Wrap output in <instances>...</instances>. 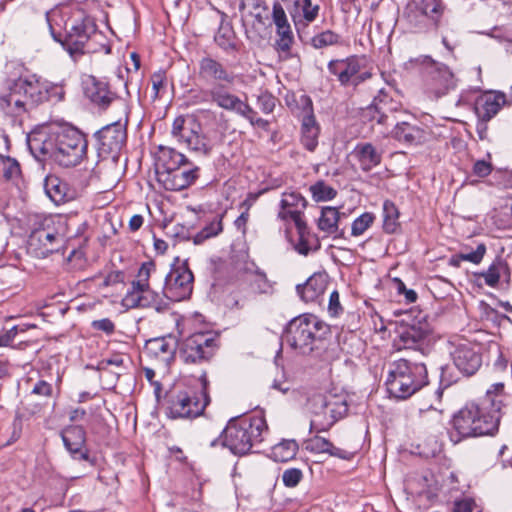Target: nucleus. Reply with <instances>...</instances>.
I'll return each instance as SVG.
<instances>
[{
  "label": "nucleus",
  "mask_w": 512,
  "mask_h": 512,
  "mask_svg": "<svg viewBox=\"0 0 512 512\" xmlns=\"http://www.w3.org/2000/svg\"><path fill=\"white\" fill-rule=\"evenodd\" d=\"M267 430L266 420L261 415L232 418L221 434L222 445L234 455L243 456L263 441Z\"/></svg>",
  "instance_id": "f257e3e1"
},
{
  "label": "nucleus",
  "mask_w": 512,
  "mask_h": 512,
  "mask_svg": "<svg viewBox=\"0 0 512 512\" xmlns=\"http://www.w3.org/2000/svg\"><path fill=\"white\" fill-rule=\"evenodd\" d=\"M46 81L36 74L28 75L19 79L8 95L1 97L0 107L11 119L12 126H23L28 118L27 103L20 99L19 93L23 92L32 104H41L45 102V95H47Z\"/></svg>",
  "instance_id": "f03ea898"
},
{
  "label": "nucleus",
  "mask_w": 512,
  "mask_h": 512,
  "mask_svg": "<svg viewBox=\"0 0 512 512\" xmlns=\"http://www.w3.org/2000/svg\"><path fill=\"white\" fill-rule=\"evenodd\" d=\"M500 407L492 411L487 407L470 403L453 415L452 428L460 438L494 435L498 431Z\"/></svg>",
  "instance_id": "7ed1b4c3"
},
{
  "label": "nucleus",
  "mask_w": 512,
  "mask_h": 512,
  "mask_svg": "<svg viewBox=\"0 0 512 512\" xmlns=\"http://www.w3.org/2000/svg\"><path fill=\"white\" fill-rule=\"evenodd\" d=\"M427 369L422 362L407 359L395 361L386 378L389 394L397 399H407L427 384Z\"/></svg>",
  "instance_id": "20e7f679"
},
{
  "label": "nucleus",
  "mask_w": 512,
  "mask_h": 512,
  "mask_svg": "<svg viewBox=\"0 0 512 512\" xmlns=\"http://www.w3.org/2000/svg\"><path fill=\"white\" fill-rule=\"evenodd\" d=\"M314 417L310 429L314 432L329 430L338 420L348 413V396L346 394H316L312 398Z\"/></svg>",
  "instance_id": "39448f33"
},
{
  "label": "nucleus",
  "mask_w": 512,
  "mask_h": 512,
  "mask_svg": "<svg viewBox=\"0 0 512 512\" xmlns=\"http://www.w3.org/2000/svg\"><path fill=\"white\" fill-rule=\"evenodd\" d=\"M327 327L312 314L293 318L287 325L284 339L294 349L302 353L313 351V344L326 333Z\"/></svg>",
  "instance_id": "423d86ee"
},
{
  "label": "nucleus",
  "mask_w": 512,
  "mask_h": 512,
  "mask_svg": "<svg viewBox=\"0 0 512 512\" xmlns=\"http://www.w3.org/2000/svg\"><path fill=\"white\" fill-rule=\"evenodd\" d=\"M210 399L206 391V382L200 393L191 390H173L167 396V415L169 418H196L203 414Z\"/></svg>",
  "instance_id": "0eeeda50"
},
{
  "label": "nucleus",
  "mask_w": 512,
  "mask_h": 512,
  "mask_svg": "<svg viewBox=\"0 0 512 512\" xmlns=\"http://www.w3.org/2000/svg\"><path fill=\"white\" fill-rule=\"evenodd\" d=\"M392 99L380 90L375 96L371 105L361 111L360 120L364 126L374 128L376 125L392 126L393 128H403L412 124L404 119H400L402 112H397Z\"/></svg>",
  "instance_id": "6e6552de"
},
{
  "label": "nucleus",
  "mask_w": 512,
  "mask_h": 512,
  "mask_svg": "<svg viewBox=\"0 0 512 512\" xmlns=\"http://www.w3.org/2000/svg\"><path fill=\"white\" fill-rule=\"evenodd\" d=\"M86 149L87 142L81 130H62L51 159L61 167H74L83 160Z\"/></svg>",
  "instance_id": "1a4fd4ad"
},
{
  "label": "nucleus",
  "mask_w": 512,
  "mask_h": 512,
  "mask_svg": "<svg viewBox=\"0 0 512 512\" xmlns=\"http://www.w3.org/2000/svg\"><path fill=\"white\" fill-rule=\"evenodd\" d=\"M444 10L442 0H413L408 5L407 20L415 32L438 29Z\"/></svg>",
  "instance_id": "9d476101"
},
{
  "label": "nucleus",
  "mask_w": 512,
  "mask_h": 512,
  "mask_svg": "<svg viewBox=\"0 0 512 512\" xmlns=\"http://www.w3.org/2000/svg\"><path fill=\"white\" fill-rule=\"evenodd\" d=\"M365 56L350 55L343 59H333L328 62L327 68L335 76L341 86L352 85L357 87L372 77L369 71H362Z\"/></svg>",
  "instance_id": "9b49d317"
},
{
  "label": "nucleus",
  "mask_w": 512,
  "mask_h": 512,
  "mask_svg": "<svg viewBox=\"0 0 512 512\" xmlns=\"http://www.w3.org/2000/svg\"><path fill=\"white\" fill-rule=\"evenodd\" d=\"M193 282L194 276L188 267L187 260L179 263L177 257L165 277L163 294L167 299L175 302L185 300L192 294Z\"/></svg>",
  "instance_id": "f8f14e48"
},
{
  "label": "nucleus",
  "mask_w": 512,
  "mask_h": 512,
  "mask_svg": "<svg viewBox=\"0 0 512 512\" xmlns=\"http://www.w3.org/2000/svg\"><path fill=\"white\" fill-rule=\"evenodd\" d=\"M447 344L453 364L464 376L470 377L479 370L482 355L476 344L458 337L451 338Z\"/></svg>",
  "instance_id": "ddd939ff"
},
{
  "label": "nucleus",
  "mask_w": 512,
  "mask_h": 512,
  "mask_svg": "<svg viewBox=\"0 0 512 512\" xmlns=\"http://www.w3.org/2000/svg\"><path fill=\"white\" fill-rule=\"evenodd\" d=\"M63 243L64 237L52 226V220L45 219L39 227L31 231L27 249L31 255L45 258L49 254L59 251Z\"/></svg>",
  "instance_id": "4468645a"
},
{
  "label": "nucleus",
  "mask_w": 512,
  "mask_h": 512,
  "mask_svg": "<svg viewBox=\"0 0 512 512\" xmlns=\"http://www.w3.org/2000/svg\"><path fill=\"white\" fill-rule=\"evenodd\" d=\"M217 349L215 337L207 333H195L181 342L179 358L187 364H201L209 361Z\"/></svg>",
  "instance_id": "2eb2a0df"
},
{
  "label": "nucleus",
  "mask_w": 512,
  "mask_h": 512,
  "mask_svg": "<svg viewBox=\"0 0 512 512\" xmlns=\"http://www.w3.org/2000/svg\"><path fill=\"white\" fill-rule=\"evenodd\" d=\"M85 95L99 111H106L112 107L116 113L124 117L126 101L111 90L108 82L91 76L85 86Z\"/></svg>",
  "instance_id": "dca6fc26"
},
{
  "label": "nucleus",
  "mask_w": 512,
  "mask_h": 512,
  "mask_svg": "<svg viewBox=\"0 0 512 512\" xmlns=\"http://www.w3.org/2000/svg\"><path fill=\"white\" fill-rule=\"evenodd\" d=\"M69 23H66L68 26ZM96 33V25L89 17L70 20V26L63 41V46L72 57H77L91 51L89 40Z\"/></svg>",
  "instance_id": "f3484780"
},
{
  "label": "nucleus",
  "mask_w": 512,
  "mask_h": 512,
  "mask_svg": "<svg viewBox=\"0 0 512 512\" xmlns=\"http://www.w3.org/2000/svg\"><path fill=\"white\" fill-rule=\"evenodd\" d=\"M211 102L218 107L235 111L236 113L247 118L251 125L266 126L269 124L267 120L256 118L257 113L237 95L231 93L225 84H217L210 89Z\"/></svg>",
  "instance_id": "a211bd4d"
},
{
  "label": "nucleus",
  "mask_w": 512,
  "mask_h": 512,
  "mask_svg": "<svg viewBox=\"0 0 512 512\" xmlns=\"http://www.w3.org/2000/svg\"><path fill=\"white\" fill-rule=\"evenodd\" d=\"M430 332V326L426 321L419 320L411 324L402 321L397 330L394 346L397 350H415L424 354L427 349L425 343Z\"/></svg>",
  "instance_id": "6ab92c4d"
},
{
  "label": "nucleus",
  "mask_w": 512,
  "mask_h": 512,
  "mask_svg": "<svg viewBox=\"0 0 512 512\" xmlns=\"http://www.w3.org/2000/svg\"><path fill=\"white\" fill-rule=\"evenodd\" d=\"M195 165L180 166L172 172H157V181L168 191H180L192 185L198 178Z\"/></svg>",
  "instance_id": "aec40b11"
},
{
  "label": "nucleus",
  "mask_w": 512,
  "mask_h": 512,
  "mask_svg": "<svg viewBox=\"0 0 512 512\" xmlns=\"http://www.w3.org/2000/svg\"><path fill=\"white\" fill-rule=\"evenodd\" d=\"M307 207L306 199L298 192H284L280 201V210L278 218L283 221L291 220L296 228H304L306 221L303 219V213Z\"/></svg>",
  "instance_id": "412c9836"
},
{
  "label": "nucleus",
  "mask_w": 512,
  "mask_h": 512,
  "mask_svg": "<svg viewBox=\"0 0 512 512\" xmlns=\"http://www.w3.org/2000/svg\"><path fill=\"white\" fill-rule=\"evenodd\" d=\"M198 76L204 81H214L226 85H233L236 78L235 74L229 71L223 63L210 56L200 59Z\"/></svg>",
  "instance_id": "4be33fe9"
},
{
  "label": "nucleus",
  "mask_w": 512,
  "mask_h": 512,
  "mask_svg": "<svg viewBox=\"0 0 512 512\" xmlns=\"http://www.w3.org/2000/svg\"><path fill=\"white\" fill-rule=\"evenodd\" d=\"M95 138L101 154L116 158L127 140V130H96Z\"/></svg>",
  "instance_id": "5701e85b"
},
{
  "label": "nucleus",
  "mask_w": 512,
  "mask_h": 512,
  "mask_svg": "<svg viewBox=\"0 0 512 512\" xmlns=\"http://www.w3.org/2000/svg\"><path fill=\"white\" fill-rule=\"evenodd\" d=\"M505 104L506 95L503 92H486L477 98L475 112L480 120L489 121Z\"/></svg>",
  "instance_id": "b1692460"
},
{
  "label": "nucleus",
  "mask_w": 512,
  "mask_h": 512,
  "mask_svg": "<svg viewBox=\"0 0 512 512\" xmlns=\"http://www.w3.org/2000/svg\"><path fill=\"white\" fill-rule=\"evenodd\" d=\"M144 349L149 356L168 363L175 355L177 340L171 335L153 338L146 342Z\"/></svg>",
  "instance_id": "393cba45"
},
{
  "label": "nucleus",
  "mask_w": 512,
  "mask_h": 512,
  "mask_svg": "<svg viewBox=\"0 0 512 512\" xmlns=\"http://www.w3.org/2000/svg\"><path fill=\"white\" fill-rule=\"evenodd\" d=\"M26 139L31 153L36 158L46 156L52 158V153L54 152L56 144L51 138L48 130H30L27 133Z\"/></svg>",
  "instance_id": "a878e982"
},
{
  "label": "nucleus",
  "mask_w": 512,
  "mask_h": 512,
  "mask_svg": "<svg viewBox=\"0 0 512 512\" xmlns=\"http://www.w3.org/2000/svg\"><path fill=\"white\" fill-rule=\"evenodd\" d=\"M327 283L326 274L314 273L304 284L297 285V293L303 301L315 302L324 294Z\"/></svg>",
  "instance_id": "bb28decb"
},
{
  "label": "nucleus",
  "mask_w": 512,
  "mask_h": 512,
  "mask_svg": "<svg viewBox=\"0 0 512 512\" xmlns=\"http://www.w3.org/2000/svg\"><path fill=\"white\" fill-rule=\"evenodd\" d=\"M62 440L66 449L73 455L79 454L82 460H88L87 452H82V447L85 444L86 437L85 431L81 426H69L62 432Z\"/></svg>",
  "instance_id": "cd10ccee"
},
{
  "label": "nucleus",
  "mask_w": 512,
  "mask_h": 512,
  "mask_svg": "<svg viewBox=\"0 0 512 512\" xmlns=\"http://www.w3.org/2000/svg\"><path fill=\"white\" fill-rule=\"evenodd\" d=\"M203 130H171L172 137L188 149L208 152L210 149L207 138L202 134Z\"/></svg>",
  "instance_id": "c85d7f7f"
},
{
  "label": "nucleus",
  "mask_w": 512,
  "mask_h": 512,
  "mask_svg": "<svg viewBox=\"0 0 512 512\" xmlns=\"http://www.w3.org/2000/svg\"><path fill=\"white\" fill-rule=\"evenodd\" d=\"M352 155L358 160L363 171L368 172L381 163L382 155L370 143H359Z\"/></svg>",
  "instance_id": "c756f323"
},
{
  "label": "nucleus",
  "mask_w": 512,
  "mask_h": 512,
  "mask_svg": "<svg viewBox=\"0 0 512 512\" xmlns=\"http://www.w3.org/2000/svg\"><path fill=\"white\" fill-rule=\"evenodd\" d=\"M160 156L157 172H172L180 166L190 165L189 160L182 153L173 148L159 146Z\"/></svg>",
  "instance_id": "7c9ffc66"
},
{
  "label": "nucleus",
  "mask_w": 512,
  "mask_h": 512,
  "mask_svg": "<svg viewBox=\"0 0 512 512\" xmlns=\"http://www.w3.org/2000/svg\"><path fill=\"white\" fill-rule=\"evenodd\" d=\"M161 303L162 298L160 294L151 289L149 284L145 288V292H141L139 296L135 297V294H132L128 299H122V305L128 309L148 307L159 309Z\"/></svg>",
  "instance_id": "2f4dec72"
},
{
  "label": "nucleus",
  "mask_w": 512,
  "mask_h": 512,
  "mask_svg": "<svg viewBox=\"0 0 512 512\" xmlns=\"http://www.w3.org/2000/svg\"><path fill=\"white\" fill-rule=\"evenodd\" d=\"M423 63L435 66L433 80L439 82L437 93L445 94L454 86V75L447 65L436 62L431 56H424Z\"/></svg>",
  "instance_id": "473e14b6"
},
{
  "label": "nucleus",
  "mask_w": 512,
  "mask_h": 512,
  "mask_svg": "<svg viewBox=\"0 0 512 512\" xmlns=\"http://www.w3.org/2000/svg\"><path fill=\"white\" fill-rule=\"evenodd\" d=\"M44 189L55 204H61L71 199L67 184L56 175H48L45 178Z\"/></svg>",
  "instance_id": "72a5a7b5"
},
{
  "label": "nucleus",
  "mask_w": 512,
  "mask_h": 512,
  "mask_svg": "<svg viewBox=\"0 0 512 512\" xmlns=\"http://www.w3.org/2000/svg\"><path fill=\"white\" fill-rule=\"evenodd\" d=\"M296 102V116L302 128H319L314 114L313 101L307 94H301Z\"/></svg>",
  "instance_id": "f704fd0d"
},
{
  "label": "nucleus",
  "mask_w": 512,
  "mask_h": 512,
  "mask_svg": "<svg viewBox=\"0 0 512 512\" xmlns=\"http://www.w3.org/2000/svg\"><path fill=\"white\" fill-rule=\"evenodd\" d=\"M155 269V263L152 261L142 263L136 275V279L132 281L131 288L127 291L123 299H128L132 294H135L136 297L139 296L141 292H145V288H147L149 284L151 274Z\"/></svg>",
  "instance_id": "c9c22d12"
},
{
  "label": "nucleus",
  "mask_w": 512,
  "mask_h": 512,
  "mask_svg": "<svg viewBox=\"0 0 512 512\" xmlns=\"http://www.w3.org/2000/svg\"><path fill=\"white\" fill-rule=\"evenodd\" d=\"M308 445L310 450L316 453H328L344 460H350L353 457V453L334 446L328 439L320 436L311 438Z\"/></svg>",
  "instance_id": "e433bc0d"
},
{
  "label": "nucleus",
  "mask_w": 512,
  "mask_h": 512,
  "mask_svg": "<svg viewBox=\"0 0 512 512\" xmlns=\"http://www.w3.org/2000/svg\"><path fill=\"white\" fill-rule=\"evenodd\" d=\"M340 212L336 207L326 206L321 209L320 217L317 221L319 230L327 235L338 232V223L340 220Z\"/></svg>",
  "instance_id": "4c0bfd02"
},
{
  "label": "nucleus",
  "mask_w": 512,
  "mask_h": 512,
  "mask_svg": "<svg viewBox=\"0 0 512 512\" xmlns=\"http://www.w3.org/2000/svg\"><path fill=\"white\" fill-rule=\"evenodd\" d=\"M239 11L242 20L254 17L258 23L263 24L264 14L268 11V7L264 0H241Z\"/></svg>",
  "instance_id": "58836bf2"
},
{
  "label": "nucleus",
  "mask_w": 512,
  "mask_h": 512,
  "mask_svg": "<svg viewBox=\"0 0 512 512\" xmlns=\"http://www.w3.org/2000/svg\"><path fill=\"white\" fill-rule=\"evenodd\" d=\"M504 275H509L508 264L503 259L496 258L485 272L479 274V277L483 278L488 286L495 287Z\"/></svg>",
  "instance_id": "ea45409f"
},
{
  "label": "nucleus",
  "mask_w": 512,
  "mask_h": 512,
  "mask_svg": "<svg viewBox=\"0 0 512 512\" xmlns=\"http://www.w3.org/2000/svg\"><path fill=\"white\" fill-rule=\"evenodd\" d=\"M277 40L276 49L279 53L284 54L285 58L291 56V48L294 43V35L289 23L276 26Z\"/></svg>",
  "instance_id": "a19ab883"
},
{
  "label": "nucleus",
  "mask_w": 512,
  "mask_h": 512,
  "mask_svg": "<svg viewBox=\"0 0 512 512\" xmlns=\"http://www.w3.org/2000/svg\"><path fill=\"white\" fill-rule=\"evenodd\" d=\"M296 229L299 235V239L294 247L299 254L307 256L310 253V251L317 250L320 248L318 239L310 234L307 223H304L303 229Z\"/></svg>",
  "instance_id": "79ce46f5"
},
{
  "label": "nucleus",
  "mask_w": 512,
  "mask_h": 512,
  "mask_svg": "<svg viewBox=\"0 0 512 512\" xmlns=\"http://www.w3.org/2000/svg\"><path fill=\"white\" fill-rule=\"evenodd\" d=\"M383 229L388 234L396 233L400 229L398 208L389 200L383 204Z\"/></svg>",
  "instance_id": "37998d69"
},
{
  "label": "nucleus",
  "mask_w": 512,
  "mask_h": 512,
  "mask_svg": "<svg viewBox=\"0 0 512 512\" xmlns=\"http://www.w3.org/2000/svg\"><path fill=\"white\" fill-rule=\"evenodd\" d=\"M298 449L295 440H284L272 448L271 455L277 462H287L296 456Z\"/></svg>",
  "instance_id": "c03bdc74"
},
{
  "label": "nucleus",
  "mask_w": 512,
  "mask_h": 512,
  "mask_svg": "<svg viewBox=\"0 0 512 512\" xmlns=\"http://www.w3.org/2000/svg\"><path fill=\"white\" fill-rule=\"evenodd\" d=\"M222 218L223 215H220L202 228V230L194 236V243L201 244L205 240L219 235L223 231Z\"/></svg>",
  "instance_id": "a18cd8bd"
},
{
  "label": "nucleus",
  "mask_w": 512,
  "mask_h": 512,
  "mask_svg": "<svg viewBox=\"0 0 512 512\" xmlns=\"http://www.w3.org/2000/svg\"><path fill=\"white\" fill-rule=\"evenodd\" d=\"M340 35L332 30H325L311 38V46L315 49H322L328 46L340 44Z\"/></svg>",
  "instance_id": "49530a36"
},
{
  "label": "nucleus",
  "mask_w": 512,
  "mask_h": 512,
  "mask_svg": "<svg viewBox=\"0 0 512 512\" xmlns=\"http://www.w3.org/2000/svg\"><path fill=\"white\" fill-rule=\"evenodd\" d=\"M393 138L408 146L418 145L426 140L423 135V130H396L393 134Z\"/></svg>",
  "instance_id": "de8ad7c7"
},
{
  "label": "nucleus",
  "mask_w": 512,
  "mask_h": 512,
  "mask_svg": "<svg viewBox=\"0 0 512 512\" xmlns=\"http://www.w3.org/2000/svg\"><path fill=\"white\" fill-rule=\"evenodd\" d=\"M313 199L317 202L328 201L337 195V191L323 181H318L310 187Z\"/></svg>",
  "instance_id": "09e8293b"
},
{
  "label": "nucleus",
  "mask_w": 512,
  "mask_h": 512,
  "mask_svg": "<svg viewBox=\"0 0 512 512\" xmlns=\"http://www.w3.org/2000/svg\"><path fill=\"white\" fill-rule=\"evenodd\" d=\"M106 112L107 123L102 128H127L129 122V107L127 103L124 117H122L121 114L116 113L112 107H109Z\"/></svg>",
  "instance_id": "8fccbe9b"
},
{
  "label": "nucleus",
  "mask_w": 512,
  "mask_h": 512,
  "mask_svg": "<svg viewBox=\"0 0 512 512\" xmlns=\"http://www.w3.org/2000/svg\"><path fill=\"white\" fill-rule=\"evenodd\" d=\"M375 215L371 212H365L356 218L351 227L352 236L362 235L374 222Z\"/></svg>",
  "instance_id": "3c124183"
},
{
  "label": "nucleus",
  "mask_w": 512,
  "mask_h": 512,
  "mask_svg": "<svg viewBox=\"0 0 512 512\" xmlns=\"http://www.w3.org/2000/svg\"><path fill=\"white\" fill-rule=\"evenodd\" d=\"M150 80L152 83L151 98L153 100H157L162 96V93L165 91L167 86L166 72L164 70L156 71L151 75Z\"/></svg>",
  "instance_id": "603ef678"
},
{
  "label": "nucleus",
  "mask_w": 512,
  "mask_h": 512,
  "mask_svg": "<svg viewBox=\"0 0 512 512\" xmlns=\"http://www.w3.org/2000/svg\"><path fill=\"white\" fill-rule=\"evenodd\" d=\"M1 161L3 165V176L6 180H15L20 176V164L16 159L9 156H1Z\"/></svg>",
  "instance_id": "864d4df0"
},
{
  "label": "nucleus",
  "mask_w": 512,
  "mask_h": 512,
  "mask_svg": "<svg viewBox=\"0 0 512 512\" xmlns=\"http://www.w3.org/2000/svg\"><path fill=\"white\" fill-rule=\"evenodd\" d=\"M295 5L302 11L303 18L307 23H311L318 17L320 6L313 4L312 0H297Z\"/></svg>",
  "instance_id": "5fc2aeb1"
},
{
  "label": "nucleus",
  "mask_w": 512,
  "mask_h": 512,
  "mask_svg": "<svg viewBox=\"0 0 512 512\" xmlns=\"http://www.w3.org/2000/svg\"><path fill=\"white\" fill-rule=\"evenodd\" d=\"M47 95H45V102L59 103L65 98L64 85L46 81Z\"/></svg>",
  "instance_id": "6e6d98bb"
},
{
  "label": "nucleus",
  "mask_w": 512,
  "mask_h": 512,
  "mask_svg": "<svg viewBox=\"0 0 512 512\" xmlns=\"http://www.w3.org/2000/svg\"><path fill=\"white\" fill-rule=\"evenodd\" d=\"M303 478V472L298 468H289L282 474V482L286 487L293 488L297 486Z\"/></svg>",
  "instance_id": "4d7b16f0"
},
{
  "label": "nucleus",
  "mask_w": 512,
  "mask_h": 512,
  "mask_svg": "<svg viewBox=\"0 0 512 512\" xmlns=\"http://www.w3.org/2000/svg\"><path fill=\"white\" fill-rule=\"evenodd\" d=\"M300 140L307 150L314 151L318 145V130H302Z\"/></svg>",
  "instance_id": "13d9d810"
},
{
  "label": "nucleus",
  "mask_w": 512,
  "mask_h": 512,
  "mask_svg": "<svg viewBox=\"0 0 512 512\" xmlns=\"http://www.w3.org/2000/svg\"><path fill=\"white\" fill-rule=\"evenodd\" d=\"M486 253V246L481 243L477 246L475 251L469 253H461L459 255L460 260L468 261L473 264H479Z\"/></svg>",
  "instance_id": "bf43d9fd"
},
{
  "label": "nucleus",
  "mask_w": 512,
  "mask_h": 512,
  "mask_svg": "<svg viewBox=\"0 0 512 512\" xmlns=\"http://www.w3.org/2000/svg\"><path fill=\"white\" fill-rule=\"evenodd\" d=\"M124 364V356L122 354H113L109 358H104L98 362L99 370H108L110 366L121 368Z\"/></svg>",
  "instance_id": "052dcab7"
},
{
  "label": "nucleus",
  "mask_w": 512,
  "mask_h": 512,
  "mask_svg": "<svg viewBox=\"0 0 512 512\" xmlns=\"http://www.w3.org/2000/svg\"><path fill=\"white\" fill-rule=\"evenodd\" d=\"M91 326L94 330L102 331L106 335H112L115 332V324L109 318L94 320Z\"/></svg>",
  "instance_id": "680f3d73"
},
{
  "label": "nucleus",
  "mask_w": 512,
  "mask_h": 512,
  "mask_svg": "<svg viewBox=\"0 0 512 512\" xmlns=\"http://www.w3.org/2000/svg\"><path fill=\"white\" fill-rule=\"evenodd\" d=\"M492 169L493 167L490 161L477 160L473 165L472 172L474 175L484 178L492 172Z\"/></svg>",
  "instance_id": "e2e57ef3"
},
{
  "label": "nucleus",
  "mask_w": 512,
  "mask_h": 512,
  "mask_svg": "<svg viewBox=\"0 0 512 512\" xmlns=\"http://www.w3.org/2000/svg\"><path fill=\"white\" fill-rule=\"evenodd\" d=\"M272 18L275 26L289 23L284 8L278 1H275L273 4Z\"/></svg>",
  "instance_id": "0e129e2a"
},
{
  "label": "nucleus",
  "mask_w": 512,
  "mask_h": 512,
  "mask_svg": "<svg viewBox=\"0 0 512 512\" xmlns=\"http://www.w3.org/2000/svg\"><path fill=\"white\" fill-rule=\"evenodd\" d=\"M453 512H482V510L473 500L464 499L455 503Z\"/></svg>",
  "instance_id": "69168bd1"
},
{
  "label": "nucleus",
  "mask_w": 512,
  "mask_h": 512,
  "mask_svg": "<svg viewBox=\"0 0 512 512\" xmlns=\"http://www.w3.org/2000/svg\"><path fill=\"white\" fill-rule=\"evenodd\" d=\"M258 103L262 111L266 114L271 113L276 105V98L271 94L265 93L258 97Z\"/></svg>",
  "instance_id": "338daca9"
},
{
  "label": "nucleus",
  "mask_w": 512,
  "mask_h": 512,
  "mask_svg": "<svg viewBox=\"0 0 512 512\" xmlns=\"http://www.w3.org/2000/svg\"><path fill=\"white\" fill-rule=\"evenodd\" d=\"M124 279H125L124 272H122V271H111L104 278L103 283L101 284V286L102 287H108V286L116 285L118 283H123Z\"/></svg>",
  "instance_id": "774afa93"
}]
</instances>
